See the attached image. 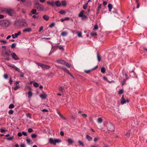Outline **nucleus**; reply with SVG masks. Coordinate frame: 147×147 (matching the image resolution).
<instances>
[{
	"instance_id": "obj_1",
	"label": "nucleus",
	"mask_w": 147,
	"mask_h": 147,
	"mask_svg": "<svg viewBox=\"0 0 147 147\" xmlns=\"http://www.w3.org/2000/svg\"><path fill=\"white\" fill-rule=\"evenodd\" d=\"M14 25L19 27H27L28 26V24L24 19L15 20L14 22Z\"/></svg>"
},
{
	"instance_id": "obj_2",
	"label": "nucleus",
	"mask_w": 147,
	"mask_h": 147,
	"mask_svg": "<svg viewBox=\"0 0 147 147\" xmlns=\"http://www.w3.org/2000/svg\"><path fill=\"white\" fill-rule=\"evenodd\" d=\"M12 22L10 20L6 19L0 21V25L3 28H7L11 24Z\"/></svg>"
},
{
	"instance_id": "obj_3",
	"label": "nucleus",
	"mask_w": 147,
	"mask_h": 147,
	"mask_svg": "<svg viewBox=\"0 0 147 147\" xmlns=\"http://www.w3.org/2000/svg\"><path fill=\"white\" fill-rule=\"evenodd\" d=\"M34 7L38 11H41L44 10V7L41 4L38 2H37L34 4Z\"/></svg>"
},
{
	"instance_id": "obj_4",
	"label": "nucleus",
	"mask_w": 147,
	"mask_h": 147,
	"mask_svg": "<svg viewBox=\"0 0 147 147\" xmlns=\"http://www.w3.org/2000/svg\"><path fill=\"white\" fill-rule=\"evenodd\" d=\"M5 11L6 13L8 14L10 16L16 17L17 16V13L13 9H7Z\"/></svg>"
},
{
	"instance_id": "obj_5",
	"label": "nucleus",
	"mask_w": 147,
	"mask_h": 147,
	"mask_svg": "<svg viewBox=\"0 0 147 147\" xmlns=\"http://www.w3.org/2000/svg\"><path fill=\"white\" fill-rule=\"evenodd\" d=\"M49 142L51 144L55 145L57 143L61 142V140L59 139H53L52 138H50L49 139Z\"/></svg>"
},
{
	"instance_id": "obj_6",
	"label": "nucleus",
	"mask_w": 147,
	"mask_h": 147,
	"mask_svg": "<svg viewBox=\"0 0 147 147\" xmlns=\"http://www.w3.org/2000/svg\"><path fill=\"white\" fill-rule=\"evenodd\" d=\"M107 128L108 130L110 131L111 132L113 131L115 128L113 125L111 123H110L108 125Z\"/></svg>"
},
{
	"instance_id": "obj_7",
	"label": "nucleus",
	"mask_w": 147,
	"mask_h": 147,
	"mask_svg": "<svg viewBox=\"0 0 147 147\" xmlns=\"http://www.w3.org/2000/svg\"><path fill=\"white\" fill-rule=\"evenodd\" d=\"M12 58L15 60H19L20 59L18 57L16 54L14 53H13L11 54Z\"/></svg>"
},
{
	"instance_id": "obj_8",
	"label": "nucleus",
	"mask_w": 147,
	"mask_h": 147,
	"mask_svg": "<svg viewBox=\"0 0 147 147\" xmlns=\"http://www.w3.org/2000/svg\"><path fill=\"white\" fill-rule=\"evenodd\" d=\"M32 31V29L30 28H27L23 30V32H30Z\"/></svg>"
},
{
	"instance_id": "obj_9",
	"label": "nucleus",
	"mask_w": 147,
	"mask_h": 147,
	"mask_svg": "<svg viewBox=\"0 0 147 147\" xmlns=\"http://www.w3.org/2000/svg\"><path fill=\"white\" fill-rule=\"evenodd\" d=\"M121 102V104H123L126 102V100L124 98L123 95L122 96Z\"/></svg>"
},
{
	"instance_id": "obj_10",
	"label": "nucleus",
	"mask_w": 147,
	"mask_h": 147,
	"mask_svg": "<svg viewBox=\"0 0 147 147\" xmlns=\"http://www.w3.org/2000/svg\"><path fill=\"white\" fill-rule=\"evenodd\" d=\"M43 18L45 20L48 21L49 20V17L47 15H44L42 16Z\"/></svg>"
},
{
	"instance_id": "obj_11",
	"label": "nucleus",
	"mask_w": 147,
	"mask_h": 147,
	"mask_svg": "<svg viewBox=\"0 0 147 147\" xmlns=\"http://www.w3.org/2000/svg\"><path fill=\"white\" fill-rule=\"evenodd\" d=\"M85 11L84 10L81 11L78 15V16L79 17H81L83 16H84V13H85Z\"/></svg>"
},
{
	"instance_id": "obj_12",
	"label": "nucleus",
	"mask_w": 147,
	"mask_h": 147,
	"mask_svg": "<svg viewBox=\"0 0 147 147\" xmlns=\"http://www.w3.org/2000/svg\"><path fill=\"white\" fill-rule=\"evenodd\" d=\"M55 3L56 5V6L57 7H60L61 6V4L59 1L57 0L56 1Z\"/></svg>"
},
{
	"instance_id": "obj_13",
	"label": "nucleus",
	"mask_w": 147,
	"mask_h": 147,
	"mask_svg": "<svg viewBox=\"0 0 147 147\" xmlns=\"http://www.w3.org/2000/svg\"><path fill=\"white\" fill-rule=\"evenodd\" d=\"M67 141L68 143L70 144H72L74 142L72 139L70 138H68L67 140Z\"/></svg>"
},
{
	"instance_id": "obj_14",
	"label": "nucleus",
	"mask_w": 147,
	"mask_h": 147,
	"mask_svg": "<svg viewBox=\"0 0 147 147\" xmlns=\"http://www.w3.org/2000/svg\"><path fill=\"white\" fill-rule=\"evenodd\" d=\"M40 96L42 98L46 99L47 97V95L46 94L44 93L43 94L40 95Z\"/></svg>"
},
{
	"instance_id": "obj_15",
	"label": "nucleus",
	"mask_w": 147,
	"mask_h": 147,
	"mask_svg": "<svg viewBox=\"0 0 147 147\" xmlns=\"http://www.w3.org/2000/svg\"><path fill=\"white\" fill-rule=\"evenodd\" d=\"M86 138L89 141H91L92 139V138L88 135H86Z\"/></svg>"
},
{
	"instance_id": "obj_16",
	"label": "nucleus",
	"mask_w": 147,
	"mask_h": 147,
	"mask_svg": "<svg viewBox=\"0 0 147 147\" xmlns=\"http://www.w3.org/2000/svg\"><path fill=\"white\" fill-rule=\"evenodd\" d=\"M61 4L64 7L66 6L67 3L65 0H63L61 1Z\"/></svg>"
},
{
	"instance_id": "obj_17",
	"label": "nucleus",
	"mask_w": 147,
	"mask_h": 147,
	"mask_svg": "<svg viewBox=\"0 0 147 147\" xmlns=\"http://www.w3.org/2000/svg\"><path fill=\"white\" fill-rule=\"evenodd\" d=\"M61 68L64 72H66L67 73L69 72V70L67 68L64 67H62Z\"/></svg>"
},
{
	"instance_id": "obj_18",
	"label": "nucleus",
	"mask_w": 147,
	"mask_h": 147,
	"mask_svg": "<svg viewBox=\"0 0 147 147\" xmlns=\"http://www.w3.org/2000/svg\"><path fill=\"white\" fill-rule=\"evenodd\" d=\"M97 58L98 61L99 62H100L101 60V58L100 55H99L98 52H97Z\"/></svg>"
},
{
	"instance_id": "obj_19",
	"label": "nucleus",
	"mask_w": 147,
	"mask_h": 147,
	"mask_svg": "<svg viewBox=\"0 0 147 147\" xmlns=\"http://www.w3.org/2000/svg\"><path fill=\"white\" fill-rule=\"evenodd\" d=\"M82 18L81 20H86L88 19V17L87 16H83L81 17Z\"/></svg>"
},
{
	"instance_id": "obj_20",
	"label": "nucleus",
	"mask_w": 147,
	"mask_h": 147,
	"mask_svg": "<svg viewBox=\"0 0 147 147\" xmlns=\"http://www.w3.org/2000/svg\"><path fill=\"white\" fill-rule=\"evenodd\" d=\"M108 7L109 9V11H111L113 8L112 5L110 3L108 5Z\"/></svg>"
},
{
	"instance_id": "obj_21",
	"label": "nucleus",
	"mask_w": 147,
	"mask_h": 147,
	"mask_svg": "<svg viewBox=\"0 0 147 147\" xmlns=\"http://www.w3.org/2000/svg\"><path fill=\"white\" fill-rule=\"evenodd\" d=\"M106 71L105 68L104 67H102L101 69V72L102 73H104Z\"/></svg>"
},
{
	"instance_id": "obj_22",
	"label": "nucleus",
	"mask_w": 147,
	"mask_h": 147,
	"mask_svg": "<svg viewBox=\"0 0 147 147\" xmlns=\"http://www.w3.org/2000/svg\"><path fill=\"white\" fill-rule=\"evenodd\" d=\"M42 68H44L46 69H49L50 68V67L47 65L44 64Z\"/></svg>"
},
{
	"instance_id": "obj_23",
	"label": "nucleus",
	"mask_w": 147,
	"mask_h": 147,
	"mask_svg": "<svg viewBox=\"0 0 147 147\" xmlns=\"http://www.w3.org/2000/svg\"><path fill=\"white\" fill-rule=\"evenodd\" d=\"M59 13L62 15H63L65 14L66 13V12L63 10H61L59 12Z\"/></svg>"
},
{
	"instance_id": "obj_24",
	"label": "nucleus",
	"mask_w": 147,
	"mask_h": 147,
	"mask_svg": "<svg viewBox=\"0 0 147 147\" xmlns=\"http://www.w3.org/2000/svg\"><path fill=\"white\" fill-rule=\"evenodd\" d=\"M21 32L20 31H18L17 33H16L15 34V37L17 38L18 36L20 35L21 34Z\"/></svg>"
},
{
	"instance_id": "obj_25",
	"label": "nucleus",
	"mask_w": 147,
	"mask_h": 147,
	"mask_svg": "<svg viewBox=\"0 0 147 147\" xmlns=\"http://www.w3.org/2000/svg\"><path fill=\"white\" fill-rule=\"evenodd\" d=\"M36 64H37L38 65V66H40V67H41L42 68L43 67V65H44V64H43L42 63H39V62H36Z\"/></svg>"
},
{
	"instance_id": "obj_26",
	"label": "nucleus",
	"mask_w": 147,
	"mask_h": 147,
	"mask_svg": "<svg viewBox=\"0 0 147 147\" xmlns=\"http://www.w3.org/2000/svg\"><path fill=\"white\" fill-rule=\"evenodd\" d=\"M61 34L63 36H65L67 35V32H66L64 31L61 33Z\"/></svg>"
},
{
	"instance_id": "obj_27",
	"label": "nucleus",
	"mask_w": 147,
	"mask_h": 147,
	"mask_svg": "<svg viewBox=\"0 0 147 147\" xmlns=\"http://www.w3.org/2000/svg\"><path fill=\"white\" fill-rule=\"evenodd\" d=\"M65 61L63 60H58L57 61L59 63H60L61 64H64Z\"/></svg>"
},
{
	"instance_id": "obj_28",
	"label": "nucleus",
	"mask_w": 147,
	"mask_h": 147,
	"mask_svg": "<svg viewBox=\"0 0 147 147\" xmlns=\"http://www.w3.org/2000/svg\"><path fill=\"white\" fill-rule=\"evenodd\" d=\"M102 119L101 118H98L97 119V122L98 123H101L102 122Z\"/></svg>"
},
{
	"instance_id": "obj_29",
	"label": "nucleus",
	"mask_w": 147,
	"mask_h": 147,
	"mask_svg": "<svg viewBox=\"0 0 147 147\" xmlns=\"http://www.w3.org/2000/svg\"><path fill=\"white\" fill-rule=\"evenodd\" d=\"M36 12V10L35 9H33L31 11V13L33 14H35Z\"/></svg>"
},
{
	"instance_id": "obj_30",
	"label": "nucleus",
	"mask_w": 147,
	"mask_h": 147,
	"mask_svg": "<svg viewBox=\"0 0 147 147\" xmlns=\"http://www.w3.org/2000/svg\"><path fill=\"white\" fill-rule=\"evenodd\" d=\"M64 64L69 68L70 67V66L69 63L65 61Z\"/></svg>"
},
{
	"instance_id": "obj_31",
	"label": "nucleus",
	"mask_w": 147,
	"mask_h": 147,
	"mask_svg": "<svg viewBox=\"0 0 147 147\" xmlns=\"http://www.w3.org/2000/svg\"><path fill=\"white\" fill-rule=\"evenodd\" d=\"M28 97H31L32 96V92L30 90L28 93Z\"/></svg>"
},
{
	"instance_id": "obj_32",
	"label": "nucleus",
	"mask_w": 147,
	"mask_h": 147,
	"mask_svg": "<svg viewBox=\"0 0 147 147\" xmlns=\"http://www.w3.org/2000/svg\"><path fill=\"white\" fill-rule=\"evenodd\" d=\"M55 23L53 22L51 23L49 26V27L50 28H52L55 25Z\"/></svg>"
},
{
	"instance_id": "obj_33",
	"label": "nucleus",
	"mask_w": 147,
	"mask_h": 147,
	"mask_svg": "<svg viewBox=\"0 0 147 147\" xmlns=\"http://www.w3.org/2000/svg\"><path fill=\"white\" fill-rule=\"evenodd\" d=\"M78 142V143L79 144L80 146H84V144L80 140H79Z\"/></svg>"
},
{
	"instance_id": "obj_34",
	"label": "nucleus",
	"mask_w": 147,
	"mask_h": 147,
	"mask_svg": "<svg viewBox=\"0 0 147 147\" xmlns=\"http://www.w3.org/2000/svg\"><path fill=\"white\" fill-rule=\"evenodd\" d=\"M124 91L123 89H120L118 92V93L119 94H121L123 93Z\"/></svg>"
},
{
	"instance_id": "obj_35",
	"label": "nucleus",
	"mask_w": 147,
	"mask_h": 147,
	"mask_svg": "<svg viewBox=\"0 0 147 147\" xmlns=\"http://www.w3.org/2000/svg\"><path fill=\"white\" fill-rule=\"evenodd\" d=\"M33 86L35 87H38L39 86L38 84L36 82H34L33 84Z\"/></svg>"
},
{
	"instance_id": "obj_36",
	"label": "nucleus",
	"mask_w": 147,
	"mask_h": 147,
	"mask_svg": "<svg viewBox=\"0 0 147 147\" xmlns=\"http://www.w3.org/2000/svg\"><path fill=\"white\" fill-rule=\"evenodd\" d=\"M15 106L13 104H11L9 105V109H12L14 108Z\"/></svg>"
},
{
	"instance_id": "obj_37",
	"label": "nucleus",
	"mask_w": 147,
	"mask_h": 147,
	"mask_svg": "<svg viewBox=\"0 0 147 147\" xmlns=\"http://www.w3.org/2000/svg\"><path fill=\"white\" fill-rule=\"evenodd\" d=\"M88 3H86L83 6V8L84 9H86L87 7Z\"/></svg>"
},
{
	"instance_id": "obj_38",
	"label": "nucleus",
	"mask_w": 147,
	"mask_h": 147,
	"mask_svg": "<svg viewBox=\"0 0 147 147\" xmlns=\"http://www.w3.org/2000/svg\"><path fill=\"white\" fill-rule=\"evenodd\" d=\"M13 111L11 109L9 110V111H8V113H9V114L10 115L12 114L13 113Z\"/></svg>"
},
{
	"instance_id": "obj_39",
	"label": "nucleus",
	"mask_w": 147,
	"mask_h": 147,
	"mask_svg": "<svg viewBox=\"0 0 147 147\" xmlns=\"http://www.w3.org/2000/svg\"><path fill=\"white\" fill-rule=\"evenodd\" d=\"M31 136L32 138H35L37 137V135L35 134H32L31 135Z\"/></svg>"
},
{
	"instance_id": "obj_40",
	"label": "nucleus",
	"mask_w": 147,
	"mask_h": 147,
	"mask_svg": "<svg viewBox=\"0 0 147 147\" xmlns=\"http://www.w3.org/2000/svg\"><path fill=\"white\" fill-rule=\"evenodd\" d=\"M90 35L92 36H96L97 35V34L96 32L93 33H91L90 34Z\"/></svg>"
},
{
	"instance_id": "obj_41",
	"label": "nucleus",
	"mask_w": 147,
	"mask_h": 147,
	"mask_svg": "<svg viewBox=\"0 0 147 147\" xmlns=\"http://www.w3.org/2000/svg\"><path fill=\"white\" fill-rule=\"evenodd\" d=\"M98 26L97 24H96L94 27L93 30H97L98 29Z\"/></svg>"
},
{
	"instance_id": "obj_42",
	"label": "nucleus",
	"mask_w": 147,
	"mask_h": 147,
	"mask_svg": "<svg viewBox=\"0 0 147 147\" xmlns=\"http://www.w3.org/2000/svg\"><path fill=\"white\" fill-rule=\"evenodd\" d=\"M20 88V86L19 85L16 86L13 88V89L15 90H17L18 88Z\"/></svg>"
},
{
	"instance_id": "obj_43",
	"label": "nucleus",
	"mask_w": 147,
	"mask_h": 147,
	"mask_svg": "<svg viewBox=\"0 0 147 147\" xmlns=\"http://www.w3.org/2000/svg\"><path fill=\"white\" fill-rule=\"evenodd\" d=\"M127 79H128L127 78L123 79V82L122 83V85H123L125 83L126 80Z\"/></svg>"
},
{
	"instance_id": "obj_44",
	"label": "nucleus",
	"mask_w": 147,
	"mask_h": 147,
	"mask_svg": "<svg viewBox=\"0 0 147 147\" xmlns=\"http://www.w3.org/2000/svg\"><path fill=\"white\" fill-rule=\"evenodd\" d=\"M13 136H10L9 137L7 138V140H11L12 139H13Z\"/></svg>"
},
{
	"instance_id": "obj_45",
	"label": "nucleus",
	"mask_w": 147,
	"mask_h": 147,
	"mask_svg": "<svg viewBox=\"0 0 147 147\" xmlns=\"http://www.w3.org/2000/svg\"><path fill=\"white\" fill-rule=\"evenodd\" d=\"M59 116L62 119L64 120H66V119L61 114Z\"/></svg>"
},
{
	"instance_id": "obj_46",
	"label": "nucleus",
	"mask_w": 147,
	"mask_h": 147,
	"mask_svg": "<svg viewBox=\"0 0 147 147\" xmlns=\"http://www.w3.org/2000/svg\"><path fill=\"white\" fill-rule=\"evenodd\" d=\"M102 4H99L98 6V8L97 9V10H99L100 11V9L101 8V6Z\"/></svg>"
},
{
	"instance_id": "obj_47",
	"label": "nucleus",
	"mask_w": 147,
	"mask_h": 147,
	"mask_svg": "<svg viewBox=\"0 0 147 147\" xmlns=\"http://www.w3.org/2000/svg\"><path fill=\"white\" fill-rule=\"evenodd\" d=\"M16 44L15 43H13L11 45V47L12 48H15L16 46Z\"/></svg>"
},
{
	"instance_id": "obj_48",
	"label": "nucleus",
	"mask_w": 147,
	"mask_h": 147,
	"mask_svg": "<svg viewBox=\"0 0 147 147\" xmlns=\"http://www.w3.org/2000/svg\"><path fill=\"white\" fill-rule=\"evenodd\" d=\"M33 130L31 128H29L28 129V131L29 133H31L33 131Z\"/></svg>"
},
{
	"instance_id": "obj_49",
	"label": "nucleus",
	"mask_w": 147,
	"mask_h": 147,
	"mask_svg": "<svg viewBox=\"0 0 147 147\" xmlns=\"http://www.w3.org/2000/svg\"><path fill=\"white\" fill-rule=\"evenodd\" d=\"M13 82V81L12 80V78L11 77H10L9 81V83L10 84V85H11Z\"/></svg>"
},
{
	"instance_id": "obj_50",
	"label": "nucleus",
	"mask_w": 147,
	"mask_h": 147,
	"mask_svg": "<svg viewBox=\"0 0 147 147\" xmlns=\"http://www.w3.org/2000/svg\"><path fill=\"white\" fill-rule=\"evenodd\" d=\"M57 47L59 48V49L60 50H61V49L63 50L64 49L63 47H61V46H57Z\"/></svg>"
},
{
	"instance_id": "obj_51",
	"label": "nucleus",
	"mask_w": 147,
	"mask_h": 147,
	"mask_svg": "<svg viewBox=\"0 0 147 147\" xmlns=\"http://www.w3.org/2000/svg\"><path fill=\"white\" fill-rule=\"evenodd\" d=\"M0 131L1 133H4L6 131V130L4 129H0Z\"/></svg>"
},
{
	"instance_id": "obj_52",
	"label": "nucleus",
	"mask_w": 147,
	"mask_h": 147,
	"mask_svg": "<svg viewBox=\"0 0 147 147\" xmlns=\"http://www.w3.org/2000/svg\"><path fill=\"white\" fill-rule=\"evenodd\" d=\"M4 77L5 79H7L8 78V75L7 74H4Z\"/></svg>"
},
{
	"instance_id": "obj_53",
	"label": "nucleus",
	"mask_w": 147,
	"mask_h": 147,
	"mask_svg": "<svg viewBox=\"0 0 147 147\" xmlns=\"http://www.w3.org/2000/svg\"><path fill=\"white\" fill-rule=\"evenodd\" d=\"M17 71H19L20 69L18 68L16 66H15L14 67V68Z\"/></svg>"
},
{
	"instance_id": "obj_54",
	"label": "nucleus",
	"mask_w": 147,
	"mask_h": 147,
	"mask_svg": "<svg viewBox=\"0 0 147 147\" xmlns=\"http://www.w3.org/2000/svg\"><path fill=\"white\" fill-rule=\"evenodd\" d=\"M71 77H72L73 79H75L74 77L73 76L72 74H71L69 71L67 73Z\"/></svg>"
},
{
	"instance_id": "obj_55",
	"label": "nucleus",
	"mask_w": 147,
	"mask_h": 147,
	"mask_svg": "<svg viewBox=\"0 0 147 147\" xmlns=\"http://www.w3.org/2000/svg\"><path fill=\"white\" fill-rule=\"evenodd\" d=\"M42 112H49L48 110L47 109H42Z\"/></svg>"
},
{
	"instance_id": "obj_56",
	"label": "nucleus",
	"mask_w": 147,
	"mask_h": 147,
	"mask_svg": "<svg viewBox=\"0 0 147 147\" xmlns=\"http://www.w3.org/2000/svg\"><path fill=\"white\" fill-rule=\"evenodd\" d=\"M63 88L62 86H60L59 87V90L61 91H63Z\"/></svg>"
},
{
	"instance_id": "obj_57",
	"label": "nucleus",
	"mask_w": 147,
	"mask_h": 147,
	"mask_svg": "<svg viewBox=\"0 0 147 147\" xmlns=\"http://www.w3.org/2000/svg\"><path fill=\"white\" fill-rule=\"evenodd\" d=\"M22 135V132L21 133L20 132H19L18 133V136L19 137L21 136Z\"/></svg>"
},
{
	"instance_id": "obj_58",
	"label": "nucleus",
	"mask_w": 147,
	"mask_h": 147,
	"mask_svg": "<svg viewBox=\"0 0 147 147\" xmlns=\"http://www.w3.org/2000/svg\"><path fill=\"white\" fill-rule=\"evenodd\" d=\"M82 116L84 118H85L87 117V115L86 114H82Z\"/></svg>"
},
{
	"instance_id": "obj_59",
	"label": "nucleus",
	"mask_w": 147,
	"mask_h": 147,
	"mask_svg": "<svg viewBox=\"0 0 147 147\" xmlns=\"http://www.w3.org/2000/svg\"><path fill=\"white\" fill-rule=\"evenodd\" d=\"M54 3H55L53 1H52L50 5H51L52 6H54Z\"/></svg>"
},
{
	"instance_id": "obj_60",
	"label": "nucleus",
	"mask_w": 147,
	"mask_h": 147,
	"mask_svg": "<svg viewBox=\"0 0 147 147\" xmlns=\"http://www.w3.org/2000/svg\"><path fill=\"white\" fill-rule=\"evenodd\" d=\"M43 29V27L42 26H41L40 28H39V30L38 31L39 32H40Z\"/></svg>"
},
{
	"instance_id": "obj_61",
	"label": "nucleus",
	"mask_w": 147,
	"mask_h": 147,
	"mask_svg": "<svg viewBox=\"0 0 147 147\" xmlns=\"http://www.w3.org/2000/svg\"><path fill=\"white\" fill-rule=\"evenodd\" d=\"M78 36L79 37H81L82 36V33L81 32L78 33Z\"/></svg>"
},
{
	"instance_id": "obj_62",
	"label": "nucleus",
	"mask_w": 147,
	"mask_h": 147,
	"mask_svg": "<svg viewBox=\"0 0 147 147\" xmlns=\"http://www.w3.org/2000/svg\"><path fill=\"white\" fill-rule=\"evenodd\" d=\"M60 134L61 136H63L64 135V133L63 131H61L60 132Z\"/></svg>"
},
{
	"instance_id": "obj_63",
	"label": "nucleus",
	"mask_w": 147,
	"mask_h": 147,
	"mask_svg": "<svg viewBox=\"0 0 147 147\" xmlns=\"http://www.w3.org/2000/svg\"><path fill=\"white\" fill-rule=\"evenodd\" d=\"M26 141L28 143H30L31 142V141L29 139H27L26 140Z\"/></svg>"
},
{
	"instance_id": "obj_64",
	"label": "nucleus",
	"mask_w": 147,
	"mask_h": 147,
	"mask_svg": "<svg viewBox=\"0 0 147 147\" xmlns=\"http://www.w3.org/2000/svg\"><path fill=\"white\" fill-rule=\"evenodd\" d=\"M20 147H25L26 146L25 144H22L20 145Z\"/></svg>"
}]
</instances>
